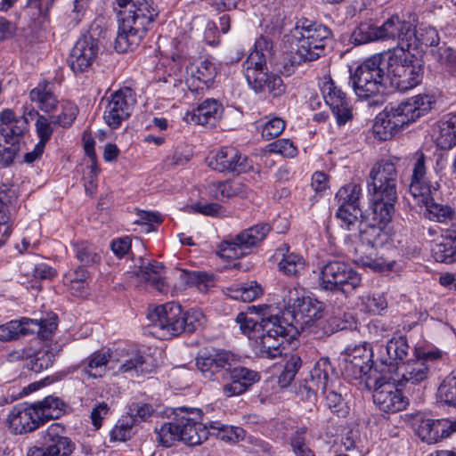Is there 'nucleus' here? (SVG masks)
<instances>
[{
    "label": "nucleus",
    "mask_w": 456,
    "mask_h": 456,
    "mask_svg": "<svg viewBox=\"0 0 456 456\" xmlns=\"http://www.w3.org/2000/svg\"><path fill=\"white\" fill-rule=\"evenodd\" d=\"M289 317L281 318L277 314H262L254 319L248 314L240 313L235 321L241 332L253 341V348L257 356L265 359H276L295 339L297 333L293 322L309 324L322 318V303L309 297H303Z\"/></svg>",
    "instance_id": "nucleus-1"
},
{
    "label": "nucleus",
    "mask_w": 456,
    "mask_h": 456,
    "mask_svg": "<svg viewBox=\"0 0 456 456\" xmlns=\"http://www.w3.org/2000/svg\"><path fill=\"white\" fill-rule=\"evenodd\" d=\"M119 25L114 47L118 53L137 48L153 27L159 10L153 0H116Z\"/></svg>",
    "instance_id": "nucleus-2"
},
{
    "label": "nucleus",
    "mask_w": 456,
    "mask_h": 456,
    "mask_svg": "<svg viewBox=\"0 0 456 456\" xmlns=\"http://www.w3.org/2000/svg\"><path fill=\"white\" fill-rule=\"evenodd\" d=\"M398 174L394 163L380 161L370 169L368 191L372 200L373 218L390 222L397 201Z\"/></svg>",
    "instance_id": "nucleus-3"
},
{
    "label": "nucleus",
    "mask_w": 456,
    "mask_h": 456,
    "mask_svg": "<svg viewBox=\"0 0 456 456\" xmlns=\"http://www.w3.org/2000/svg\"><path fill=\"white\" fill-rule=\"evenodd\" d=\"M271 56L272 43L267 38L260 37L255 43L254 51L249 53L244 63L245 77L255 92L268 90L277 97L285 93L286 86L280 76L267 72L266 60Z\"/></svg>",
    "instance_id": "nucleus-4"
},
{
    "label": "nucleus",
    "mask_w": 456,
    "mask_h": 456,
    "mask_svg": "<svg viewBox=\"0 0 456 456\" xmlns=\"http://www.w3.org/2000/svg\"><path fill=\"white\" fill-rule=\"evenodd\" d=\"M424 99L417 95L397 105L387 106L375 118L372 126L375 136L381 141L390 140L404 126L414 122L428 111Z\"/></svg>",
    "instance_id": "nucleus-5"
},
{
    "label": "nucleus",
    "mask_w": 456,
    "mask_h": 456,
    "mask_svg": "<svg viewBox=\"0 0 456 456\" xmlns=\"http://www.w3.org/2000/svg\"><path fill=\"white\" fill-rule=\"evenodd\" d=\"M291 38L300 60L313 61L325 55L332 41V32L322 24L301 19L291 30Z\"/></svg>",
    "instance_id": "nucleus-6"
},
{
    "label": "nucleus",
    "mask_w": 456,
    "mask_h": 456,
    "mask_svg": "<svg viewBox=\"0 0 456 456\" xmlns=\"http://www.w3.org/2000/svg\"><path fill=\"white\" fill-rule=\"evenodd\" d=\"M386 68L391 86L402 92L415 87L423 77V61L406 50L390 53Z\"/></svg>",
    "instance_id": "nucleus-7"
},
{
    "label": "nucleus",
    "mask_w": 456,
    "mask_h": 456,
    "mask_svg": "<svg viewBox=\"0 0 456 456\" xmlns=\"http://www.w3.org/2000/svg\"><path fill=\"white\" fill-rule=\"evenodd\" d=\"M28 130V121L6 109L0 113V165L13 163L20 148V140Z\"/></svg>",
    "instance_id": "nucleus-8"
},
{
    "label": "nucleus",
    "mask_w": 456,
    "mask_h": 456,
    "mask_svg": "<svg viewBox=\"0 0 456 456\" xmlns=\"http://www.w3.org/2000/svg\"><path fill=\"white\" fill-rule=\"evenodd\" d=\"M386 61L381 55H373L356 68L350 79L359 98L367 99L384 93L386 80Z\"/></svg>",
    "instance_id": "nucleus-9"
},
{
    "label": "nucleus",
    "mask_w": 456,
    "mask_h": 456,
    "mask_svg": "<svg viewBox=\"0 0 456 456\" xmlns=\"http://www.w3.org/2000/svg\"><path fill=\"white\" fill-rule=\"evenodd\" d=\"M320 286L331 292L352 294L362 283L360 274L344 261H330L322 266Z\"/></svg>",
    "instance_id": "nucleus-10"
},
{
    "label": "nucleus",
    "mask_w": 456,
    "mask_h": 456,
    "mask_svg": "<svg viewBox=\"0 0 456 456\" xmlns=\"http://www.w3.org/2000/svg\"><path fill=\"white\" fill-rule=\"evenodd\" d=\"M271 231L268 224H259L236 235L233 240L221 243L219 254L224 258H238L248 255L250 248L257 246Z\"/></svg>",
    "instance_id": "nucleus-11"
},
{
    "label": "nucleus",
    "mask_w": 456,
    "mask_h": 456,
    "mask_svg": "<svg viewBox=\"0 0 456 456\" xmlns=\"http://www.w3.org/2000/svg\"><path fill=\"white\" fill-rule=\"evenodd\" d=\"M361 186L356 183H348L341 187L336 194L340 206L336 216L340 220L341 227L347 231L358 230L360 225L359 216L362 211L359 208Z\"/></svg>",
    "instance_id": "nucleus-12"
},
{
    "label": "nucleus",
    "mask_w": 456,
    "mask_h": 456,
    "mask_svg": "<svg viewBox=\"0 0 456 456\" xmlns=\"http://www.w3.org/2000/svg\"><path fill=\"white\" fill-rule=\"evenodd\" d=\"M183 311L179 304L169 302L157 306L150 314L154 333L161 339H168L182 333Z\"/></svg>",
    "instance_id": "nucleus-13"
},
{
    "label": "nucleus",
    "mask_w": 456,
    "mask_h": 456,
    "mask_svg": "<svg viewBox=\"0 0 456 456\" xmlns=\"http://www.w3.org/2000/svg\"><path fill=\"white\" fill-rule=\"evenodd\" d=\"M180 420L182 442L189 446L200 445L208 440L210 430L202 424V411L198 408L181 407L174 411Z\"/></svg>",
    "instance_id": "nucleus-14"
},
{
    "label": "nucleus",
    "mask_w": 456,
    "mask_h": 456,
    "mask_svg": "<svg viewBox=\"0 0 456 456\" xmlns=\"http://www.w3.org/2000/svg\"><path fill=\"white\" fill-rule=\"evenodd\" d=\"M135 103V94L130 87L115 91L110 94L103 113L106 124L111 129L118 128L131 116Z\"/></svg>",
    "instance_id": "nucleus-15"
},
{
    "label": "nucleus",
    "mask_w": 456,
    "mask_h": 456,
    "mask_svg": "<svg viewBox=\"0 0 456 456\" xmlns=\"http://www.w3.org/2000/svg\"><path fill=\"white\" fill-rule=\"evenodd\" d=\"M372 397L374 403L385 412L403 411L408 404L407 398L397 385L395 382L386 381L383 378L376 380Z\"/></svg>",
    "instance_id": "nucleus-16"
},
{
    "label": "nucleus",
    "mask_w": 456,
    "mask_h": 456,
    "mask_svg": "<svg viewBox=\"0 0 456 456\" xmlns=\"http://www.w3.org/2000/svg\"><path fill=\"white\" fill-rule=\"evenodd\" d=\"M439 352H424L422 355L417 354L416 359L403 363L398 368L402 379L399 385L407 387L409 385H418L426 380L429 373V362L440 358Z\"/></svg>",
    "instance_id": "nucleus-17"
},
{
    "label": "nucleus",
    "mask_w": 456,
    "mask_h": 456,
    "mask_svg": "<svg viewBox=\"0 0 456 456\" xmlns=\"http://www.w3.org/2000/svg\"><path fill=\"white\" fill-rule=\"evenodd\" d=\"M98 52L99 41L92 35H84L76 42L68 62L75 73H83L92 66Z\"/></svg>",
    "instance_id": "nucleus-18"
},
{
    "label": "nucleus",
    "mask_w": 456,
    "mask_h": 456,
    "mask_svg": "<svg viewBox=\"0 0 456 456\" xmlns=\"http://www.w3.org/2000/svg\"><path fill=\"white\" fill-rule=\"evenodd\" d=\"M208 166L218 172L240 174L251 168L246 156H243L236 148L223 147L208 160Z\"/></svg>",
    "instance_id": "nucleus-19"
},
{
    "label": "nucleus",
    "mask_w": 456,
    "mask_h": 456,
    "mask_svg": "<svg viewBox=\"0 0 456 456\" xmlns=\"http://www.w3.org/2000/svg\"><path fill=\"white\" fill-rule=\"evenodd\" d=\"M321 91L325 102L332 110L338 125H344L352 118V108L348 99L331 78H324L321 86Z\"/></svg>",
    "instance_id": "nucleus-20"
},
{
    "label": "nucleus",
    "mask_w": 456,
    "mask_h": 456,
    "mask_svg": "<svg viewBox=\"0 0 456 456\" xmlns=\"http://www.w3.org/2000/svg\"><path fill=\"white\" fill-rule=\"evenodd\" d=\"M65 428L61 423H53L43 433V451L48 456H69L75 450V444L64 436Z\"/></svg>",
    "instance_id": "nucleus-21"
},
{
    "label": "nucleus",
    "mask_w": 456,
    "mask_h": 456,
    "mask_svg": "<svg viewBox=\"0 0 456 456\" xmlns=\"http://www.w3.org/2000/svg\"><path fill=\"white\" fill-rule=\"evenodd\" d=\"M8 422L15 434L30 433L43 424L37 408L28 403L15 405L8 415Z\"/></svg>",
    "instance_id": "nucleus-22"
},
{
    "label": "nucleus",
    "mask_w": 456,
    "mask_h": 456,
    "mask_svg": "<svg viewBox=\"0 0 456 456\" xmlns=\"http://www.w3.org/2000/svg\"><path fill=\"white\" fill-rule=\"evenodd\" d=\"M411 25L398 16H392L378 27L379 40L396 41L398 51L406 50L408 37L411 35Z\"/></svg>",
    "instance_id": "nucleus-23"
},
{
    "label": "nucleus",
    "mask_w": 456,
    "mask_h": 456,
    "mask_svg": "<svg viewBox=\"0 0 456 456\" xmlns=\"http://www.w3.org/2000/svg\"><path fill=\"white\" fill-rule=\"evenodd\" d=\"M231 382L224 385L223 392L227 397L240 395L260 379L258 372L243 366H235L229 374Z\"/></svg>",
    "instance_id": "nucleus-24"
},
{
    "label": "nucleus",
    "mask_w": 456,
    "mask_h": 456,
    "mask_svg": "<svg viewBox=\"0 0 456 456\" xmlns=\"http://www.w3.org/2000/svg\"><path fill=\"white\" fill-rule=\"evenodd\" d=\"M164 265L157 261L141 259V265L134 274L139 282L150 284L160 293L168 291V285L162 275Z\"/></svg>",
    "instance_id": "nucleus-25"
},
{
    "label": "nucleus",
    "mask_w": 456,
    "mask_h": 456,
    "mask_svg": "<svg viewBox=\"0 0 456 456\" xmlns=\"http://www.w3.org/2000/svg\"><path fill=\"white\" fill-rule=\"evenodd\" d=\"M456 233L452 227L442 230L438 241L432 247V254L436 261L451 264L456 261Z\"/></svg>",
    "instance_id": "nucleus-26"
},
{
    "label": "nucleus",
    "mask_w": 456,
    "mask_h": 456,
    "mask_svg": "<svg viewBox=\"0 0 456 456\" xmlns=\"http://www.w3.org/2000/svg\"><path fill=\"white\" fill-rule=\"evenodd\" d=\"M310 386L316 391H326L330 383L338 382V379L331 366L329 358H321L310 371Z\"/></svg>",
    "instance_id": "nucleus-27"
},
{
    "label": "nucleus",
    "mask_w": 456,
    "mask_h": 456,
    "mask_svg": "<svg viewBox=\"0 0 456 456\" xmlns=\"http://www.w3.org/2000/svg\"><path fill=\"white\" fill-rule=\"evenodd\" d=\"M222 113V104L216 100L208 99L193 110L191 119L197 124L213 127L221 118Z\"/></svg>",
    "instance_id": "nucleus-28"
},
{
    "label": "nucleus",
    "mask_w": 456,
    "mask_h": 456,
    "mask_svg": "<svg viewBox=\"0 0 456 456\" xmlns=\"http://www.w3.org/2000/svg\"><path fill=\"white\" fill-rule=\"evenodd\" d=\"M439 40L438 32L435 28L420 26L416 29L411 25V35L408 37L406 51L410 52L411 49H419L423 51V47H436Z\"/></svg>",
    "instance_id": "nucleus-29"
},
{
    "label": "nucleus",
    "mask_w": 456,
    "mask_h": 456,
    "mask_svg": "<svg viewBox=\"0 0 456 456\" xmlns=\"http://www.w3.org/2000/svg\"><path fill=\"white\" fill-rule=\"evenodd\" d=\"M304 297V290L294 284L285 285L275 294V304L282 313V318L289 315Z\"/></svg>",
    "instance_id": "nucleus-30"
},
{
    "label": "nucleus",
    "mask_w": 456,
    "mask_h": 456,
    "mask_svg": "<svg viewBox=\"0 0 456 456\" xmlns=\"http://www.w3.org/2000/svg\"><path fill=\"white\" fill-rule=\"evenodd\" d=\"M419 202L425 205L429 220L455 226L456 212L452 207L435 202L429 195L419 198Z\"/></svg>",
    "instance_id": "nucleus-31"
},
{
    "label": "nucleus",
    "mask_w": 456,
    "mask_h": 456,
    "mask_svg": "<svg viewBox=\"0 0 456 456\" xmlns=\"http://www.w3.org/2000/svg\"><path fill=\"white\" fill-rule=\"evenodd\" d=\"M425 175V156L420 152L414 164L411 182L409 186L410 192L415 199L427 198V195L430 194V188L426 183Z\"/></svg>",
    "instance_id": "nucleus-32"
},
{
    "label": "nucleus",
    "mask_w": 456,
    "mask_h": 456,
    "mask_svg": "<svg viewBox=\"0 0 456 456\" xmlns=\"http://www.w3.org/2000/svg\"><path fill=\"white\" fill-rule=\"evenodd\" d=\"M29 97L45 112L53 111L58 103L55 95L52 92L51 83L45 80L40 82L36 88L30 91Z\"/></svg>",
    "instance_id": "nucleus-33"
},
{
    "label": "nucleus",
    "mask_w": 456,
    "mask_h": 456,
    "mask_svg": "<svg viewBox=\"0 0 456 456\" xmlns=\"http://www.w3.org/2000/svg\"><path fill=\"white\" fill-rule=\"evenodd\" d=\"M26 324H34L38 330L41 328V324L33 319L23 318L20 321H11L0 325V340L10 341L19 338L20 336L33 333L34 330L26 328Z\"/></svg>",
    "instance_id": "nucleus-34"
},
{
    "label": "nucleus",
    "mask_w": 456,
    "mask_h": 456,
    "mask_svg": "<svg viewBox=\"0 0 456 456\" xmlns=\"http://www.w3.org/2000/svg\"><path fill=\"white\" fill-rule=\"evenodd\" d=\"M42 423L58 419L65 411V403L58 397L47 396L44 400L33 403Z\"/></svg>",
    "instance_id": "nucleus-35"
},
{
    "label": "nucleus",
    "mask_w": 456,
    "mask_h": 456,
    "mask_svg": "<svg viewBox=\"0 0 456 456\" xmlns=\"http://www.w3.org/2000/svg\"><path fill=\"white\" fill-rule=\"evenodd\" d=\"M208 428L210 430L209 436H215L224 442L235 444L246 437V431L240 427L227 426L219 421H210Z\"/></svg>",
    "instance_id": "nucleus-36"
},
{
    "label": "nucleus",
    "mask_w": 456,
    "mask_h": 456,
    "mask_svg": "<svg viewBox=\"0 0 456 456\" xmlns=\"http://www.w3.org/2000/svg\"><path fill=\"white\" fill-rule=\"evenodd\" d=\"M325 395L328 408L338 416H345L348 411V407L344 401L340 387V381L330 383L326 391H322Z\"/></svg>",
    "instance_id": "nucleus-37"
},
{
    "label": "nucleus",
    "mask_w": 456,
    "mask_h": 456,
    "mask_svg": "<svg viewBox=\"0 0 456 456\" xmlns=\"http://www.w3.org/2000/svg\"><path fill=\"white\" fill-rule=\"evenodd\" d=\"M180 420L176 412L172 422L163 424L159 429L156 430L157 441L164 447H171L175 442H182Z\"/></svg>",
    "instance_id": "nucleus-38"
},
{
    "label": "nucleus",
    "mask_w": 456,
    "mask_h": 456,
    "mask_svg": "<svg viewBox=\"0 0 456 456\" xmlns=\"http://www.w3.org/2000/svg\"><path fill=\"white\" fill-rule=\"evenodd\" d=\"M437 146L447 150L456 145V113L439 125V133L436 137Z\"/></svg>",
    "instance_id": "nucleus-39"
},
{
    "label": "nucleus",
    "mask_w": 456,
    "mask_h": 456,
    "mask_svg": "<svg viewBox=\"0 0 456 456\" xmlns=\"http://www.w3.org/2000/svg\"><path fill=\"white\" fill-rule=\"evenodd\" d=\"M243 185L230 180L214 182L208 186L209 194L217 200H224L242 192Z\"/></svg>",
    "instance_id": "nucleus-40"
},
{
    "label": "nucleus",
    "mask_w": 456,
    "mask_h": 456,
    "mask_svg": "<svg viewBox=\"0 0 456 456\" xmlns=\"http://www.w3.org/2000/svg\"><path fill=\"white\" fill-rule=\"evenodd\" d=\"M27 361L28 369L36 373H40L53 366L54 354L50 350L42 348L30 355Z\"/></svg>",
    "instance_id": "nucleus-41"
},
{
    "label": "nucleus",
    "mask_w": 456,
    "mask_h": 456,
    "mask_svg": "<svg viewBox=\"0 0 456 456\" xmlns=\"http://www.w3.org/2000/svg\"><path fill=\"white\" fill-rule=\"evenodd\" d=\"M227 295L235 300L251 302L262 295V289L256 281H251L249 284L228 289Z\"/></svg>",
    "instance_id": "nucleus-42"
},
{
    "label": "nucleus",
    "mask_w": 456,
    "mask_h": 456,
    "mask_svg": "<svg viewBox=\"0 0 456 456\" xmlns=\"http://www.w3.org/2000/svg\"><path fill=\"white\" fill-rule=\"evenodd\" d=\"M438 397L446 405L456 408V369L440 384Z\"/></svg>",
    "instance_id": "nucleus-43"
},
{
    "label": "nucleus",
    "mask_w": 456,
    "mask_h": 456,
    "mask_svg": "<svg viewBox=\"0 0 456 456\" xmlns=\"http://www.w3.org/2000/svg\"><path fill=\"white\" fill-rule=\"evenodd\" d=\"M439 419H422L417 428L416 434L423 441L429 444L439 442Z\"/></svg>",
    "instance_id": "nucleus-44"
},
{
    "label": "nucleus",
    "mask_w": 456,
    "mask_h": 456,
    "mask_svg": "<svg viewBox=\"0 0 456 456\" xmlns=\"http://www.w3.org/2000/svg\"><path fill=\"white\" fill-rule=\"evenodd\" d=\"M305 260L298 254L289 253L283 256L279 263V268L286 275L297 276L305 269Z\"/></svg>",
    "instance_id": "nucleus-45"
},
{
    "label": "nucleus",
    "mask_w": 456,
    "mask_h": 456,
    "mask_svg": "<svg viewBox=\"0 0 456 456\" xmlns=\"http://www.w3.org/2000/svg\"><path fill=\"white\" fill-rule=\"evenodd\" d=\"M350 40L354 45H362L379 40L378 27L369 23H361L353 31Z\"/></svg>",
    "instance_id": "nucleus-46"
},
{
    "label": "nucleus",
    "mask_w": 456,
    "mask_h": 456,
    "mask_svg": "<svg viewBox=\"0 0 456 456\" xmlns=\"http://www.w3.org/2000/svg\"><path fill=\"white\" fill-rule=\"evenodd\" d=\"M431 53L449 72L456 75V51L454 49L443 45L432 49Z\"/></svg>",
    "instance_id": "nucleus-47"
},
{
    "label": "nucleus",
    "mask_w": 456,
    "mask_h": 456,
    "mask_svg": "<svg viewBox=\"0 0 456 456\" xmlns=\"http://www.w3.org/2000/svg\"><path fill=\"white\" fill-rule=\"evenodd\" d=\"M171 71L167 76L159 77V82L163 83L162 90L167 95L175 96L181 91L183 80L179 76L181 70H176L175 66L171 68Z\"/></svg>",
    "instance_id": "nucleus-48"
},
{
    "label": "nucleus",
    "mask_w": 456,
    "mask_h": 456,
    "mask_svg": "<svg viewBox=\"0 0 456 456\" xmlns=\"http://www.w3.org/2000/svg\"><path fill=\"white\" fill-rule=\"evenodd\" d=\"M387 355L391 361H403L406 358L409 345L405 337L391 338L386 346Z\"/></svg>",
    "instance_id": "nucleus-49"
},
{
    "label": "nucleus",
    "mask_w": 456,
    "mask_h": 456,
    "mask_svg": "<svg viewBox=\"0 0 456 456\" xmlns=\"http://www.w3.org/2000/svg\"><path fill=\"white\" fill-rule=\"evenodd\" d=\"M119 371L123 373L134 371L139 375L148 372L149 368L143 355L140 352L135 351L120 365Z\"/></svg>",
    "instance_id": "nucleus-50"
},
{
    "label": "nucleus",
    "mask_w": 456,
    "mask_h": 456,
    "mask_svg": "<svg viewBox=\"0 0 456 456\" xmlns=\"http://www.w3.org/2000/svg\"><path fill=\"white\" fill-rule=\"evenodd\" d=\"M77 258L86 265H90L100 261V255L96 248L88 242L83 241L76 246Z\"/></svg>",
    "instance_id": "nucleus-51"
},
{
    "label": "nucleus",
    "mask_w": 456,
    "mask_h": 456,
    "mask_svg": "<svg viewBox=\"0 0 456 456\" xmlns=\"http://www.w3.org/2000/svg\"><path fill=\"white\" fill-rule=\"evenodd\" d=\"M204 314L199 311L192 309L182 315V332L185 331L192 333L204 325Z\"/></svg>",
    "instance_id": "nucleus-52"
},
{
    "label": "nucleus",
    "mask_w": 456,
    "mask_h": 456,
    "mask_svg": "<svg viewBox=\"0 0 456 456\" xmlns=\"http://www.w3.org/2000/svg\"><path fill=\"white\" fill-rule=\"evenodd\" d=\"M301 358L298 355L293 354L289 358L284 366V370L279 376V384L281 387H287L290 384L301 367Z\"/></svg>",
    "instance_id": "nucleus-53"
},
{
    "label": "nucleus",
    "mask_w": 456,
    "mask_h": 456,
    "mask_svg": "<svg viewBox=\"0 0 456 456\" xmlns=\"http://www.w3.org/2000/svg\"><path fill=\"white\" fill-rule=\"evenodd\" d=\"M12 233L10 207L0 197V246L5 243Z\"/></svg>",
    "instance_id": "nucleus-54"
},
{
    "label": "nucleus",
    "mask_w": 456,
    "mask_h": 456,
    "mask_svg": "<svg viewBox=\"0 0 456 456\" xmlns=\"http://www.w3.org/2000/svg\"><path fill=\"white\" fill-rule=\"evenodd\" d=\"M213 355L216 373L224 371L230 374L238 362L236 356L228 351H217Z\"/></svg>",
    "instance_id": "nucleus-55"
},
{
    "label": "nucleus",
    "mask_w": 456,
    "mask_h": 456,
    "mask_svg": "<svg viewBox=\"0 0 456 456\" xmlns=\"http://www.w3.org/2000/svg\"><path fill=\"white\" fill-rule=\"evenodd\" d=\"M187 43L188 39L184 36L175 38L173 41V45L175 49V52L171 54L170 62L174 63L176 70L182 69L183 64L188 56L186 50Z\"/></svg>",
    "instance_id": "nucleus-56"
},
{
    "label": "nucleus",
    "mask_w": 456,
    "mask_h": 456,
    "mask_svg": "<svg viewBox=\"0 0 456 456\" xmlns=\"http://www.w3.org/2000/svg\"><path fill=\"white\" fill-rule=\"evenodd\" d=\"M78 113V109L76 105L67 103L63 106L62 111L58 116H51L50 119L53 122V125H59L63 127L71 126Z\"/></svg>",
    "instance_id": "nucleus-57"
},
{
    "label": "nucleus",
    "mask_w": 456,
    "mask_h": 456,
    "mask_svg": "<svg viewBox=\"0 0 456 456\" xmlns=\"http://www.w3.org/2000/svg\"><path fill=\"white\" fill-rule=\"evenodd\" d=\"M269 152L280 154L285 158H293L297 155V148L289 139H279L268 144Z\"/></svg>",
    "instance_id": "nucleus-58"
},
{
    "label": "nucleus",
    "mask_w": 456,
    "mask_h": 456,
    "mask_svg": "<svg viewBox=\"0 0 456 456\" xmlns=\"http://www.w3.org/2000/svg\"><path fill=\"white\" fill-rule=\"evenodd\" d=\"M216 66L208 60H204L197 66L196 71L193 76L202 83L208 85L213 82L216 77Z\"/></svg>",
    "instance_id": "nucleus-59"
},
{
    "label": "nucleus",
    "mask_w": 456,
    "mask_h": 456,
    "mask_svg": "<svg viewBox=\"0 0 456 456\" xmlns=\"http://www.w3.org/2000/svg\"><path fill=\"white\" fill-rule=\"evenodd\" d=\"M134 424V419L128 418L126 420L122 419L113 428L110 432V437L114 441L124 442L130 437L131 429Z\"/></svg>",
    "instance_id": "nucleus-60"
},
{
    "label": "nucleus",
    "mask_w": 456,
    "mask_h": 456,
    "mask_svg": "<svg viewBox=\"0 0 456 456\" xmlns=\"http://www.w3.org/2000/svg\"><path fill=\"white\" fill-rule=\"evenodd\" d=\"M365 309L372 314H379L387 307V302L382 294L368 295L362 298Z\"/></svg>",
    "instance_id": "nucleus-61"
},
{
    "label": "nucleus",
    "mask_w": 456,
    "mask_h": 456,
    "mask_svg": "<svg viewBox=\"0 0 456 456\" xmlns=\"http://www.w3.org/2000/svg\"><path fill=\"white\" fill-rule=\"evenodd\" d=\"M53 124V122H52V119L49 120L43 115L38 116L36 122V129L39 137V143L45 145L46 142L50 140L53 132V128L52 126Z\"/></svg>",
    "instance_id": "nucleus-62"
},
{
    "label": "nucleus",
    "mask_w": 456,
    "mask_h": 456,
    "mask_svg": "<svg viewBox=\"0 0 456 456\" xmlns=\"http://www.w3.org/2000/svg\"><path fill=\"white\" fill-rule=\"evenodd\" d=\"M196 366L205 378L211 379L216 373L213 354L198 355L196 357Z\"/></svg>",
    "instance_id": "nucleus-63"
},
{
    "label": "nucleus",
    "mask_w": 456,
    "mask_h": 456,
    "mask_svg": "<svg viewBox=\"0 0 456 456\" xmlns=\"http://www.w3.org/2000/svg\"><path fill=\"white\" fill-rule=\"evenodd\" d=\"M285 128V122L280 118H274L266 122L262 128V136L265 140H271L279 136Z\"/></svg>",
    "instance_id": "nucleus-64"
}]
</instances>
